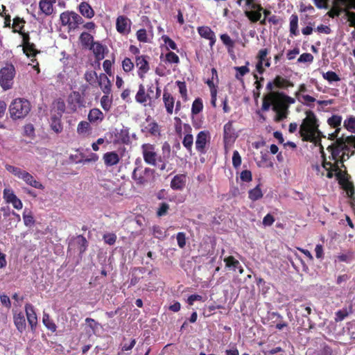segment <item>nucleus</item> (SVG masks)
Returning <instances> with one entry per match:
<instances>
[{"label":"nucleus","mask_w":355,"mask_h":355,"mask_svg":"<svg viewBox=\"0 0 355 355\" xmlns=\"http://www.w3.org/2000/svg\"><path fill=\"white\" fill-rule=\"evenodd\" d=\"M103 240L108 245H114L116 240V236L112 233L105 234L103 236Z\"/></svg>","instance_id":"nucleus-60"},{"label":"nucleus","mask_w":355,"mask_h":355,"mask_svg":"<svg viewBox=\"0 0 355 355\" xmlns=\"http://www.w3.org/2000/svg\"><path fill=\"white\" fill-rule=\"evenodd\" d=\"M331 155L328 159L324 157L322 147L320 146L322 153L320 159L311 164L312 170L318 177L333 178L336 177L346 191L349 197L354 193V187L348 180L347 174L343 170V162L355 153V137L338 138L335 144L330 147Z\"/></svg>","instance_id":"nucleus-1"},{"label":"nucleus","mask_w":355,"mask_h":355,"mask_svg":"<svg viewBox=\"0 0 355 355\" xmlns=\"http://www.w3.org/2000/svg\"><path fill=\"white\" fill-rule=\"evenodd\" d=\"M248 194L249 198L253 201L257 200L263 196V193L259 186H257L255 188L250 190Z\"/></svg>","instance_id":"nucleus-41"},{"label":"nucleus","mask_w":355,"mask_h":355,"mask_svg":"<svg viewBox=\"0 0 355 355\" xmlns=\"http://www.w3.org/2000/svg\"><path fill=\"white\" fill-rule=\"evenodd\" d=\"M132 22L129 18L120 15L116 20V29L122 35H128L131 30Z\"/></svg>","instance_id":"nucleus-12"},{"label":"nucleus","mask_w":355,"mask_h":355,"mask_svg":"<svg viewBox=\"0 0 355 355\" xmlns=\"http://www.w3.org/2000/svg\"><path fill=\"white\" fill-rule=\"evenodd\" d=\"M220 40L225 46L232 48L234 46V43L227 34L220 35Z\"/></svg>","instance_id":"nucleus-64"},{"label":"nucleus","mask_w":355,"mask_h":355,"mask_svg":"<svg viewBox=\"0 0 355 355\" xmlns=\"http://www.w3.org/2000/svg\"><path fill=\"white\" fill-rule=\"evenodd\" d=\"M224 261L225 263L226 267L233 270H236L239 269V273L241 274L243 272V268L240 266V263L238 260H236L234 257L230 256L227 258L224 259Z\"/></svg>","instance_id":"nucleus-32"},{"label":"nucleus","mask_w":355,"mask_h":355,"mask_svg":"<svg viewBox=\"0 0 355 355\" xmlns=\"http://www.w3.org/2000/svg\"><path fill=\"white\" fill-rule=\"evenodd\" d=\"M327 122L330 126L336 128L334 132L330 135L331 139L337 138L340 130L342 117L339 115H333L328 119Z\"/></svg>","instance_id":"nucleus-18"},{"label":"nucleus","mask_w":355,"mask_h":355,"mask_svg":"<svg viewBox=\"0 0 355 355\" xmlns=\"http://www.w3.org/2000/svg\"><path fill=\"white\" fill-rule=\"evenodd\" d=\"M152 174L153 171L151 169L138 166L132 172V178L137 184H143L148 182Z\"/></svg>","instance_id":"nucleus-10"},{"label":"nucleus","mask_w":355,"mask_h":355,"mask_svg":"<svg viewBox=\"0 0 355 355\" xmlns=\"http://www.w3.org/2000/svg\"><path fill=\"white\" fill-rule=\"evenodd\" d=\"M153 234L157 239H164L166 236V231L163 230L159 226H154L153 227Z\"/></svg>","instance_id":"nucleus-52"},{"label":"nucleus","mask_w":355,"mask_h":355,"mask_svg":"<svg viewBox=\"0 0 355 355\" xmlns=\"http://www.w3.org/2000/svg\"><path fill=\"white\" fill-rule=\"evenodd\" d=\"M14 323L17 330L21 333L26 329V320L22 313H15Z\"/></svg>","instance_id":"nucleus-33"},{"label":"nucleus","mask_w":355,"mask_h":355,"mask_svg":"<svg viewBox=\"0 0 355 355\" xmlns=\"http://www.w3.org/2000/svg\"><path fill=\"white\" fill-rule=\"evenodd\" d=\"M30 110V103L24 98H16L13 100L9 107L10 116L14 119L25 117Z\"/></svg>","instance_id":"nucleus-4"},{"label":"nucleus","mask_w":355,"mask_h":355,"mask_svg":"<svg viewBox=\"0 0 355 355\" xmlns=\"http://www.w3.org/2000/svg\"><path fill=\"white\" fill-rule=\"evenodd\" d=\"M15 76V69L12 64H6L0 70V85L3 90L12 88Z\"/></svg>","instance_id":"nucleus-6"},{"label":"nucleus","mask_w":355,"mask_h":355,"mask_svg":"<svg viewBox=\"0 0 355 355\" xmlns=\"http://www.w3.org/2000/svg\"><path fill=\"white\" fill-rule=\"evenodd\" d=\"M3 199L6 203L12 204L16 209H21L23 204L21 200L15 194L13 190L10 188H6L3 190Z\"/></svg>","instance_id":"nucleus-11"},{"label":"nucleus","mask_w":355,"mask_h":355,"mask_svg":"<svg viewBox=\"0 0 355 355\" xmlns=\"http://www.w3.org/2000/svg\"><path fill=\"white\" fill-rule=\"evenodd\" d=\"M60 20L62 26H67L69 31L76 30L83 22L81 16L69 10L62 12L60 15Z\"/></svg>","instance_id":"nucleus-5"},{"label":"nucleus","mask_w":355,"mask_h":355,"mask_svg":"<svg viewBox=\"0 0 355 355\" xmlns=\"http://www.w3.org/2000/svg\"><path fill=\"white\" fill-rule=\"evenodd\" d=\"M313 60V56L309 53H304L297 59L300 63H311Z\"/></svg>","instance_id":"nucleus-54"},{"label":"nucleus","mask_w":355,"mask_h":355,"mask_svg":"<svg viewBox=\"0 0 355 355\" xmlns=\"http://www.w3.org/2000/svg\"><path fill=\"white\" fill-rule=\"evenodd\" d=\"M203 108V104L202 100L200 98H196L192 104L191 107V112L193 114H198L200 113Z\"/></svg>","instance_id":"nucleus-46"},{"label":"nucleus","mask_w":355,"mask_h":355,"mask_svg":"<svg viewBox=\"0 0 355 355\" xmlns=\"http://www.w3.org/2000/svg\"><path fill=\"white\" fill-rule=\"evenodd\" d=\"M104 119L103 113L98 108L92 109L88 114V120L93 123H98Z\"/></svg>","instance_id":"nucleus-27"},{"label":"nucleus","mask_w":355,"mask_h":355,"mask_svg":"<svg viewBox=\"0 0 355 355\" xmlns=\"http://www.w3.org/2000/svg\"><path fill=\"white\" fill-rule=\"evenodd\" d=\"M306 115L300 127V135L304 141H316L320 134L318 120L311 111L306 112Z\"/></svg>","instance_id":"nucleus-3"},{"label":"nucleus","mask_w":355,"mask_h":355,"mask_svg":"<svg viewBox=\"0 0 355 355\" xmlns=\"http://www.w3.org/2000/svg\"><path fill=\"white\" fill-rule=\"evenodd\" d=\"M337 259L339 261L345 262V263H351L353 258V253L352 252H348L347 253H343L338 255Z\"/></svg>","instance_id":"nucleus-47"},{"label":"nucleus","mask_w":355,"mask_h":355,"mask_svg":"<svg viewBox=\"0 0 355 355\" xmlns=\"http://www.w3.org/2000/svg\"><path fill=\"white\" fill-rule=\"evenodd\" d=\"M103 159L106 166H113L119 162L120 157L117 153L111 151L105 153Z\"/></svg>","instance_id":"nucleus-20"},{"label":"nucleus","mask_w":355,"mask_h":355,"mask_svg":"<svg viewBox=\"0 0 355 355\" xmlns=\"http://www.w3.org/2000/svg\"><path fill=\"white\" fill-rule=\"evenodd\" d=\"M250 62L247 61L245 65L241 67H234V69L236 71L235 78L237 80H241L243 77L250 72L248 65Z\"/></svg>","instance_id":"nucleus-34"},{"label":"nucleus","mask_w":355,"mask_h":355,"mask_svg":"<svg viewBox=\"0 0 355 355\" xmlns=\"http://www.w3.org/2000/svg\"><path fill=\"white\" fill-rule=\"evenodd\" d=\"M199 35L209 40V45L212 47L216 42V35L214 32L208 26H200L198 28Z\"/></svg>","instance_id":"nucleus-17"},{"label":"nucleus","mask_w":355,"mask_h":355,"mask_svg":"<svg viewBox=\"0 0 355 355\" xmlns=\"http://www.w3.org/2000/svg\"><path fill=\"white\" fill-rule=\"evenodd\" d=\"M98 83L104 94H110L111 92V83L107 76L101 73L98 78Z\"/></svg>","instance_id":"nucleus-22"},{"label":"nucleus","mask_w":355,"mask_h":355,"mask_svg":"<svg viewBox=\"0 0 355 355\" xmlns=\"http://www.w3.org/2000/svg\"><path fill=\"white\" fill-rule=\"evenodd\" d=\"M343 126L349 132L355 133V116H349L343 122Z\"/></svg>","instance_id":"nucleus-39"},{"label":"nucleus","mask_w":355,"mask_h":355,"mask_svg":"<svg viewBox=\"0 0 355 355\" xmlns=\"http://www.w3.org/2000/svg\"><path fill=\"white\" fill-rule=\"evenodd\" d=\"M91 125L85 121H80L77 126V133L83 137H88L91 134Z\"/></svg>","instance_id":"nucleus-31"},{"label":"nucleus","mask_w":355,"mask_h":355,"mask_svg":"<svg viewBox=\"0 0 355 355\" xmlns=\"http://www.w3.org/2000/svg\"><path fill=\"white\" fill-rule=\"evenodd\" d=\"M25 311L28 322L31 329H34L37 324V318L34 308L31 304H26L25 306Z\"/></svg>","instance_id":"nucleus-23"},{"label":"nucleus","mask_w":355,"mask_h":355,"mask_svg":"<svg viewBox=\"0 0 355 355\" xmlns=\"http://www.w3.org/2000/svg\"><path fill=\"white\" fill-rule=\"evenodd\" d=\"M322 77L324 80H327L329 83L338 82L340 80V77L334 72L329 71L326 73H322Z\"/></svg>","instance_id":"nucleus-43"},{"label":"nucleus","mask_w":355,"mask_h":355,"mask_svg":"<svg viewBox=\"0 0 355 355\" xmlns=\"http://www.w3.org/2000/svg\"><path fill=\"white\" fill-rule=\"evenodd\" d=\"M187 176L183 174L175 175L171 182V187L174 190H182L185 187Z\"/></svg>","instance_id":"nucleus-21"},{"label":"nucleus","mask_w":355,"mask_h":355,"mask_svg":"<svg viewBox=\"0 0 355 355\" xmlns=\"http://www.w3.org/2000/svg\"><path fill=\"white\" fill-rule=\"evenodd\" d=\"M241 164V157L237 150H234L232 155V165L237 168Z\"/></svg>","instance_id":"nucleus-58"},{"label":"nucleus","mask_w":355,"mask_h":355,"mask_svg":"<svg viewBox=\"0 0 355 355\" xmlns=\"http://www.w3.org/2000/svg\"><path fill=\"white\" fill-rule=\"evenodd\" d=\"M295 99L279 92H271L264 99L263 110H268L272 105L276 112L275 120L280 121L287 117L288 105L293 104Z\"/></svg>","instance_id":"nucleus-2"},{"label":"nucleus","mask_w":355,"mask_h":355,"mask_svg":"<svg viewBox=\"0 0 355 355\" xmlns=\"http://www.w3.org/2000/svg\"><path fill=\"white\" fill-rule=\"evenodd\" d=\"M166 60L171 64H178L180 62L179 57L173 52H168L166 54Z\"/></svg>","instance_id":"nucleus-59"},{"label":"nucleus","mask_w":355,"mask_h":355,"mask_svg":"<svg viewBox=\"0 0 355 355\" xmlns=\"http://www.w3.org/2000/svg\"><path fill=\"white\" fill-rule=\"evenodd\" d=\"M237 137L238 135L233 127V121H228L223 126V143L225 153L230 150Z\"/></svg>","instance_id":"nucleus-7"},{"label":"nucleus","mask_w":355,"mask_h":355,"mask_svg":"<svg viewBox=\"0 0 355 355\" xmlns=\"http://www.w3.org/2000/svg\"><path fill=\"white\" fill-rule=\"evenodd\" d=\"M168 209H169V205L167 203H166V202L161 203V205L157 211V216L159 217L165 216L167 214Z\"/></svg>","instance_id":"nucleus-63"},{"label":"nucleus","mask_w":355,"mask_h":355,"mask_svg":"<svg viewBox=\"0 0 355 355\" xmlns=\"http://www.w3.org/2000/svg\"><path fill=\"white\" fill-rule=\"evenodd\" d=\"M27 184L39 189H44V187L40 182L37 181L33 176L28 172L24 171L21 174L20 178Z\"/></svg>","instance_id":"nucleus-19"},{"label":"nucleus","mask_w":355,"mask_h":355,"mask_svg":"<svg viewBox=\"0 0 355 355\" xmlns=\"http://www.w3.org/2000/svg\"><path fill=\"white\" fill-rule=\"evenodd\" d=\"M237 4L243 6L245 9H250L254 5H257L255 0H238Z\"/></svg>","instance_id":"nucleus-61"},{"label":"nucleus","mask_w":355,"mask_h":355,"mask_svg":"<svg viewBox=\"0 0 355 355\" xmlns=\"http://www.w3.org/2000/svg\"><path fill=\"white\" fill-rule=\"evenodd\" d=\"M289 31L290 36L294 37L300 34L298 30V17L297 15L293 14L289 19Z\"/></svg>","instance_id":"nucleus-28"},{"label":"nucleus","mask_w":355,"mask_h":355,"mask_svg":"<svg viewBox=\"0 0 355 355\" xmlns=\"http://www.w3.org/2000/svg\"><path fill=\"white\" fill-rule=\"evenodd\" d=\"M89 49L92 51L97 60H101L105 58V47L99 42H94Z\"/></svg>","instance_id":"nucleus-24"},{"label":"nucleus","mask_w":355,"mask_h":355,"mask_svg":"<svg viewBox=\"0 0 355 355\" xmlns=\"http://www.w3.org/2000/svg\"><path fill=\"white\" fill-rule=\"evenodd\" d=\"M262 10V7L257 4L250 7V9H245L244 13L252 22H257L261 19Z\"/></svg>","instance_id":"nucleus-14"},{"label":"nucleus","mask_w":355,"mask_h":355,"mask_svg":"<svg viewBox=\"0 0 355 355\" xmlns=\"http://www.w3.org/2000/svg\"><path fill=\"white\" fill-rule=\"evenodd\" d=\"M117 139L116 142L128 143L129 141L128 130L126 128L120 130L116 129L114 131Z\"/></svg>","instance_id":"nucleus-35"},{"label":"nucleus","mask_w":355,"mask_h":355,"mask_svg":"<svg viewBox=\"0 0 355 355\" xmlns=\"http://www.w3.org/2000/svg\"><path fill=\"white\" fill-rule=\"evenodd\" d=\"M85 322L87 324V327L90 329V331H89V333L94 334H96L100 324L97 322H96L94 319L90 318H87L85 319Z\"/></svg>","instance_id":"nucleus-45"},{"label":"nucleus","mask_w":355,"mask_h":355,"mask_svg":"<svg viewBox=\"0 0 355 355\" xmlns=\"http://www.w3.org/2000/svg\"><path fill=\"white\" fill-rule=\"evenodd\" d=\"M80 41L83 46L89 48L94 43L93 36L88 33L84 32L80 36Z\"/></svg>","instance_id":"nucleus-36"},{"label":"nucleus","mask_w":355,"mask_h":355,"mask_svg":"<svg viewBox=\"0 0 355 355\" xmlns=\"http://www.w3.org/2000/svg\"><path fill=\"white\" fill-rule=\"evenodd\" d=\"M23 219L24 225L27 227L33 226L35 223V220L32 211L26 209L24 211Z\"/></svg>","instance_id":"nucleus-38"},{"label":"nucleus","mask_w":355,"mask_h":355,"mask_svg":"<svg viewBox=\"0 0 355 355\" xmlns=\"http://www.w3.org/2000/svg\"><path fill=\"white\" fill-rule=\"evenodd\" d=\"M60 116L53 114L50 119V126L55 133H60L62 131V125Z\"/></svg>","instance_id":"nucleus-30"},{"label":"nucleus","mask_w":355,"mask_h":355,"mask_svg":"<svg viewBox=\"0 0 355 355\" xmlns=\"http://www.w3.org/2000/svg\"><path fill=\"white\" fill-rule=\"evenodd\" d=\"M135 100L139 103H144L147 101V95L143 85H139V90L135 96Z\"/></svg>","instance_id":"nucleus-40"},{"label":"nucleus","mask_w":355,"mask_h":355,"mask_svg":"<svg viewBox=\"0 0 355 355\" xmlns=\"http://www.w3.org/2000/svg\"><path fill=\"white\" fill-rule=\"evenodd\" d=\"M24 21L19 17H15L12 21V28L15 32H19L24 26Z\"/></svg>","instance_id":"nucleus-53"},{"label":"nucleus","mask_w":355,"mask_h":355,"mask_svg":"<svg viewBox=\"0 0 355 355\" xmlns=\"http://www.w3.org/2000/svg\"><path fill=\"white\" fill-rule=\"evenodd\" d=\"M98 76L94 71H89L85 73V78L89 84H93L98 80Z\"/></svg>","instance_id":"nucleus-49"},{"label":"nucleus","mask_w":355,"mask_h":355,"mask_svg":"<svg viewBox=\"0 0 355 355\" xmlns=\"http://www.w3.org/2000/svg\"><path fill=\"white\" fill-rule=\"evenodd\" d=\"M141 150L145 162L149 165L155 166L158 156L155 146L144 144L141 146Z\"/></svg>","instance_id":"nucleus-8"},{"label":"nucleus","mask_w":355,"mask_h":355,"mask_svg":"<svg viewBox=\"0 0 355 355\" xmlns=\"http://www.w3.org/2000/svg\"><path fill=\"white\" fill-rule=\"evenodd\" d=\"M162 40L164 42V44L166 46L167 49H171L172 50L177 49L176 44L168 36L163 35L162 36Z\"/></svg>","instance_id":"nucleus-55"},{"label":"nucleus","mask_w":355,"mask_h":355,"mask_svg":"<svg viewBox=\"0 0 355 355\" xmlns=\"http://www.w3.org/2000/svg\"><path fill=\"white\" fill-rule=\"evenodd\" d=\"M176 85L178 87L179 92H180L181 96L184 100H187V89L185 82H182V81L178 80L176 82Z\"/></svg>","instance_id":"nucleus-48"},{"label":"nucleus","mask_w":355,"mask_h":355,"mask_svg":"<svg viewBox=\"0 0 355 355\" xmlns=\"http://www.w3.org/2000/svg\"><path fill=\"white\" fill-rule=\"evenodd\" d=\"M69 109L72 112H76L77 109L83 105V101L81 95L78 92H71L67 99Z\"/></svg>","instance_id":"nucleus-13"},{"label":"nucleus","mask_w":355,"mask_h":355,"mask_svg":"<svg viewBox=\"0 0 355 355\" xmlns=\"http://www.w3.org/2000/svg\"><path fill=\"white\" fill-rule=\"evenodd\" d=\"M55 0H41L39 7L42 13L45 15H50L53 12V4Z\"/></svg>","instance_id":"nucleus-25"},{"label":"nucleus","mask_w":355,"mask_h":355,"mask_svg":"<svg viewBox=\"0 0 355 355\" xmlns=\"http://www.w3.org/2000/svg\"><path fill=\"white\" fill-rule=\"evenodd\" d=\"M348 311L347 309L339 310L336 313L335 320L336 322H340L343 320L348 315Z\"/></svg>","instance_id":"nucleus-62"},{"label":"nucleus","mask_w":355,"mask_h":355,"mask_svg":"<svg viewBox=\"0 0 355 355\" xmlns=\"http://www.w3.org/2000/svg\"><path fill=\"white\" fill-rule=\"evenodd\" d=\"M268 53L269 51L267 49H262L258 52L256 70L259 74H263L265 67L268 68L270 66V60L267 58Z\"/></svg>","instance_id":"nucleus-9"},{"label":"nucleus","mask_w":355,"mask_h":355,"mask_svg":"<svg viewBox=\"0 0 355 355\" xmlns=\"http://www.w3.org/2000/svg\"><path fill=\"white\" fill-rule=\"evenodd\" d=\"M163 101L167 113L172 114L175 103L174 98L168 92H165L163 94Z\"/></svg>","instance_id":"nucleus-29"},{"label":"nucleus","mask_w":355,"mask_h":355,"mask_svg":"<svg viewBox=\"0 0 355 355\" xmlns=\"http://www.w3.org/2000/svg\"><path fill=\"white\" fill-rule=\"evenodd\" d=\"M193 138L192 135L187 134L184 137V139L182 141V144L187 149H188L189 150H191L192 145H193Z\"/></svg>","instance_id":"nucleus-56"},{"label":"nucleus","mask_w":355,"mask_h":355,"mask_svg":"<svg viewBox=\"0 0 355 355\" xmlns=\"http://www.w3.org/2000/svg\"><path fill=\"white\" fill-rule=\"evenodd\" d=\"M80 14L87 19H92L94 16V11L91 6L87 2H81L78 6Z\"/></svg>","instance_id":"nucleus-26"},{"label":"nucleus","mask_w":355,"mask_h":355,"mask_svg":"<svg viewBox=\"0 0 355 355\" xmlns=\"http://www.w3.org/2000/svg\"><path fill=\"white\" fill-rule=\"evenodd\" d=\"M108 95L104 94L101 98V105L105 111H109L112 106V99Z\"/></svg>","instance_id":"nucleus-44"},{"label":"nucleus","mask_w":355,"mask_h":355,"mask_svg":"<svg viewBox=\"0 0 355 355\" xmlns=\"http://www.w3.org/2000/svg\"><path fill=\"white\" fill-rule=\"evenodd\" d=\"M136 66L138 68V76L144 78L145 74L149 70V64L145 56L141 55L136 58Z\"/></svg>","instance_id":"nucleus-15"},{"label":"nucleus","mask_w":355,"mask_h":355,"mask_svg":"<svg viewBox=\"0 0 355 355\" xmlns=\"http://www.w3.org/2000/svg\"><path fill=\"white\" fill-rule=\"evenodd\" d=\"M42 321L44 326L51 331L52 332H55L56 331V325L50 319L49 315L46 313H44Z\"/></svg>","instance_id":"nucleus-42"},{"label":"nucleus","mask_w":355,"mask_h":355,"mask_svg":"<svg viewBox=\"0 0 355 355\" xmlns=\"http://www.w3.org/2000/svg\"><path fill=\"white\" fill-rule=\"evenodd\" d=\"M122 67L124 71L129 72L133 69L134 64L130 58H126L122 62Z\"/></svg>","instance_id":"nucleus-57"},{"label":"nucleus","mask_w":355,"mask_h":355,"mask_svg":"<svg viewBox=\"0 0 355 355\" xmlns=\"http://www.w3.org/2000/svg\"><path fill=\"white\" fill-rule=\"evenodd\" d=\"M6 169L18 178H20L21 174L24 172L20 168L8 164L6 165Z\"/></svg>","instance_id":"nucleus-51"},{"label":"nucleus","mask_w":355,"mask_h":355,"mask_svg":"<svg viewBox=\"0 0 355 355\" xmlns=\"http://www.w3.org/2000/svg\"><path fill=\"white\" fill-rule=\"evenodd\" d=\"M75 243L77 245L78 250L80 253L85 251L87 248V241L85 238L81 235L78 236L74 239Z\"/></svg>","instance_id":"nucleus-37"},{"label":"nucleus","mask_w":355,"mask_h":355,"mask_svg":"<svg viewBox=\"0 0 355 355\" xmlns=\"http://www.w3.org/2000/svg\"><path fill=\"white\" fill-rule=\"evenodd\" d=\"M137 39L144 43H146L148 42V35L146 30L144 28H141L137 31L136 33Z\"/></svg>","instance_id":"nucleus-50"},{"label":"nucleus","mask_w":355,"mask_h":355,"mask_svg":"<svg viewBox=\"0 0 355 355\" xmlns=\"http://www.w3.org/2000/svg\"><path fill=\"white\" fill-rule=\"evenodd\" d=\"M209 137V132L208 131H200L197 137L196 140V148L197 150L200 153H203L207 142L208 141V138Z\"/></svg>","instance_id":"nucleus-16"}]
</instances>
